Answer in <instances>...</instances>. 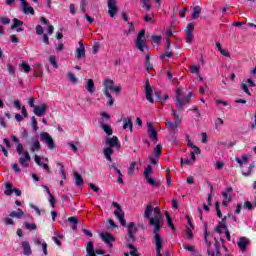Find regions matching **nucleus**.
Here are the masks:
<instances>
[{
    "label": "nucleus",
    "mask_w": 256,
    "mask_h": 256,
    "mask_svg": "<svg viewBox=\"0 0 256 256\" xmlns=\"http://www.w3.org/2000/svg\"><path fill=\"white\" fill-rule=\"evenodd\" d=\"M154 217L151 218V215L153 214V205L149 203L146 206V209L144 211V217L145 219H148L149 225L154 227L153 230V238L152 243L155 244L156 249V256H163L161 254V251L163 250V238L161 237V212L157 210V208L154 209Z\"/></svg>",
    "instance_id": "nucleus-1"
},
{
    "label": "nucleus",
    "mask_w": 256,
    "mask_h": 256,
    "mask_svg": "<svg viewBox=\"0 0 256 256\" xmlns=\"http://www.w3.org/2000/svg\"><path fill=\"white\" fill-rule=\"evenodd\" d=\"M16 152L20 156L19 164L23 169L29 168V163L31 162V155L29 151H24L23 144H18L16 146Z\"/></svg>",
    "instance_id": "nucleus-2"
},
{
    "label": "nucleus",
    "mask_w": 256,
    "mask_h": 256,
    "mask_svg": "<svg viewBox=\"0 0 256 256\" xmlns=\"http://www.w3.org/2000/svg\"><path fill=\"white\" fill-rule=\"evenodd\" d=\"M145 37V29L141 30L135 40L136 49L141 51L142 53L145 52V47H147V40L143 39Z\"/></svg>",
    "instance_id": "nucleus-3"
},
{
    "label": "nucleus",
    "mask_w": 256,
    "mask_h": 256,
    "mask_svg": "<svg viewBox=\"0 0 256 256\" xmlns=\"http://www.w3.org/2000/svg\"><path fill=\"white\" fill-rule=\"evenodd\" d=\"M112 206L116 208L114 211L115 217L120 221V225L125 227L127 225V221L125 220V212L121 209V205L117 202H112Z\"/></svg>",
    "instance_id": "nucleus-4"
},
{
    "label": "nucleus",
    "mask_w": 256,
    "mask_h": 256,
    "mask_svg": "<svg viewBox=\"0 0 256 256\" xmlns=\"http://www.w3.org/2000/svg\"><path fill=\"white\" fill-rule=\"evenodd\" d=\"M40 138L42 140V143H45V145H47L48 149H55V140H53V137H51L49 133L42 132L40 134Z\"/></svg>",
    "instance_id": "nucleus-5"
},
{
    "label": "nucleus",
    "mask_w": 256,
    "mask_h": 256,
    "mask_svg": "<svg viewBox=\"0 0 256 256\" xmlns=\"http://www.w3.org/2000/svg\"><path fill=\"white\" fill-rule=\"evenodd\" d=\"M191 97H193V94L189 92L186 96V98L183 100L181 97H176V107L177 109H180V111H185V105H189L191 103Z\"/></svg>",
    "instance_id": "nucleus-6"
},
{
    "label": "nucleus",
    "mask_w": 256,
    "mask_h": 256,
    "mask_svg": "<svg viewBox=\"0 0 256 256\" xmlns=\"http://www.w3.org/2000/svg\"><path fill=\"white\" fill-rule=\"evenodd\" d=\"M147 127H148V137L151 139L153 143H157V141H159L157 129H155V126L151 122L147 123Z\"/></svg>",
    "instance_id": "nucleus-7"
},
{
    "label": "nucleus",
    "mask_w": 256,
    "mask_h": 256,
    "mask_svg": "<svg viewBox=\"0 0 256 256\" xmlns=\"http://www.w3.org/2000/svg\"><path fill=\"white\" fill-rule=\"evenodd\" d=\"M100 238L108 247H113V243H115V236L113 234L109 232L101 233Z\"/></svg>",
    "instance_id": "nucleus-8"
},
{
    "label": "nucleus",
    "mask_w": 256,
    "mask_h": 256,
    "mask_svg": "<svg viewBox=\"0 0 256 256\" xmlns=\"http://www.w3.org/2000/svg\"><path fill=\"white\" fill-rule=\"evenodd\" d=\"M135 233H137V228H135L134 222H130L128 225V238H127L128 243H135L136 241Z\"/></svg>",
    "instance_id": "nucleus-9"
},
{
    "label": "nucleus",
    "mask_w": 256,
    "mask_h": 256,
    "mask_svg": "<svg viewBox=\"0 0 256 256\" xmlns=\"http://www.w3.org/2000/svg\"><path fill=\"white\" fill-rule=\"evenodd\" d=\"M119 13L117 2L108 1V15L113 19Z\"/></svg>",
    "instance_id": "nucleus-10"
},
{
    "label": "nucleus",
    "mask_w": 256,
    "mask_h": 256,
    "mask_svg": "<svg viewBox=\"0 0 256 256\" xmlns=\"http://www.w3.org/2000/svg\"><path fill=\"white\" fill-rule=\"evenodd\" d=\"M144 89H145L147 101H149V103H155V100L153 99V88L151 87L149 80H146Z\"/></svg>",
    "instance_id": "nucleus-11"
},
{
    "label": "nucleus",
    "mask_w": 256,
    "mask_h": 256,
    "mask_svg": "<svg viewBox=\"0 0 256 256\" xmlns=\"http://www.w3.org/2000/svg\"><path fill=\"white\" fill-rule=\"evenodd\" d=\"M106 145H109L110 149L111 147H116V149H119L121 147V143H119V138L117 136L107 138Z\"/></svg>",
    "instance_id": "nucleus-12"
},
{
    "label": "nucleus",
    "mask_w": 256,
    "mask_h": 256,
    "mask_svg": "<svg viewBox=\"0 0 256 256\" xmlns=\"http://www.w3.org/2000/svg\"><path fill=\"white\" fill-rule=\"evenodd\" d=\"M45 113H47V104H42L34 108V115H37V117H43Z\"/></svg>",
    "instance_id": "nucleus-13"
},
{
    "label": "nucleus",
    "mask_w": 256,
    "mask_h": 256,
    "mask_svg": "<svg viewBox=\"0 0 256 256\" xmlns=\"http://www.w3.org/2000/svg\"><path fill=\"white\" fill-rule=\"evenodd\" d=\"M85 58V45H83V41H79V48L76 49V59Z\"/></svg>",
    "instance_id": "nucleus-14"
},
{
    "label": "nucleus",
    "mask_w": 256,
    "mask_h": 256,
    "mask_svg": "<svg viewBox=\"0 0 256 256\" xmlns=\"http://www.w3.org/2000/svg\"><path fill=\"white\" fill-rule=\"evenodd\" d=\"M115 86V82L111 79H105L104 80V88H103V93L111 91L113 87Z\"/></svg>",
    "instance_id": "nucleus-15"
},
{
    "label": "nucleus",
    "mask_w": 256,
    "mask_h": 256,
    "mask_svg": "<svg viewBox=\"0 0 256 256\" xmlns=\"http://www.w3.org/2000/svg\"><path fill=\"white\" fill-rule=\"evenodd\" d=\"M24 215H25V212H23V209L18 208L17 211H12L9 214V217H11V219H22Z\"/></svg>",
    "instance_id": "nucleus-16"
},
{
    "label": "nucleus",
    "mask_w": 256,
    "mask_h": 256,
    "mask_svg": "<svg viewBox=\"0 0 256 256\" xmlns=\"http://www.w3.org/2000/svg\"><path fill=\"white\" fill-rule=\"evenodd\" d=\"M86 256H97L95 255V245L93 242H88L86 246Z\"/></svg>",
    "instance_id": "nucleus-17"
},
{
    "label": "nucleus",
    "mask_w": 256,
    "mask_h": 256,
    "mask_svg": "<svg viewBox=\"0 0 256 256\" xmlns=\"http://www.w3.org/2000/svg\"><path fill=\"white\" fill-rule=\"evenodd\" d=\"M247 245H249V240L245 237L240 238L238 242V247L240 251H245V249H247Z\"/></svg>",
    "instance_id": "nucleus-18"
},
{
    "label": "nucleus",
    "mask_w": 256,
    "mask_h": 256,
    "mask_svg": "<svg viewBox=\"0 0 256 256\" xmlns=\"http://www.w3.org/2000/svg\"><path fill=\"white\" fill-rule=\"evenodd\" d=\"M103 153H104V156L107 159V161H109V163H112L113 158H111V155H113V153H114L113 149H111V147L104 148Z\"/></svg>",
    "instance_id": "nucleus-19"
},
{
    "label": "nucleus",
    "mask_w": 256,
    "mask_h": 256,
    "mask_svg": "<svg viewBox=\"0 0 256 256\" xmlns=\"http://www.w3.org/2000/svg\"><path fill=\"white\" fill-rule=\"evenodd\" d=\"M123 129H129V131H133V120H131V118L123 119Z\"/></svg>",
    "instance_id": "nucleus-20"
},
{
    "label": "nucleus",
    "mask_w": 256,
    "mask_h": 256,
    "mask_svg": "<svg viewBox=\"0 0 256 256\" xmlns=\"http://www.w3.org/2000/svg\"><path fill=\"white\" fill-rule=\"evenodd\" d=\"M22 247H23L24 255L29 256L31 255V253H33V251H31V245L29 244V242L23 241Z\"/></svg>",
    "instance_id": "nucleus-21"
},
{
    "label": "nucleus",
    "mask_w": 256,
    "mask_h": 256,
    "mask_svg": "<svg viewBox=\"0 0 256 256\" xmlns=\"http://www.w3.org/2000/svg\"><path fill=\"white\" fill-rule=\"evenodd\" d=\"M75 184L76 187H81L85 181H83V177L78 172H74Z\"/></svg>",
    "instance_id": "nucleus-22"
},
{
    "label": "nucleus",
    "mask_w": 256,
    "mask_h": 256,
    "mask_svg": "<svg viewBox=\"0 0 256 256\" xmlns=\"http://www.w3.org/2000/svg\"><path fill=\"white\" fill-rule=\"evenodd\" d=\"M179 109V111H177V110H175V109H172V115H173V117H174V121L176 122V123H181V108H178Z\"/></svg>",
    "instance_id": "nucleus-23"
},
{
    "label": "nucleus",
    "mask_w": 256,
    "mask_h": 256,
    "mask_svg": "<svg viewBox=\"0 0 256 256\" xmlns=\"http://www.w3.org/2000/svg\"><path fill=\"white\" fill-rule=\"evenodd\" d=\"M85 89L88 90V93H93L95 91V82L93 79H88Z\"/></svg>",
    "instance_id": "nucleus-24"
},
{
    "label": "nucleus",
    "mask_w": 256,
    "mask_h": 256,
    "mask_svg": "<svg viewBox=\"0 0 256 256\" xmlns=\"http://www.w3.org/2000/svg\"><path fill=\"white\" fill-rule=\"evenodd\" d=\"M6 190L4 191V194L8 197H11L13 195V184L10 182L5 183Z\"/></svg>",
    "instance_id": "nucleus-25"
},
{
    "label": "nucleus",
    "mask_w": 256,
    "mask_h": 256,
    "mask_svg": "<svg viewBox=\"0 0 256 256\" xmlns=\"http://www.w3.org/2000/svg\"><path fill=\"white\" fill-rule=\"evenodd\" d=\"M23 7V13L25 15H35V9H33V7L29 6V3L26 4V6H22Z\"/></svg>",
    "instance_id": "nucleus-26"
},
{
    "label": "nucleus",
    "mask_w": 256,
    "mask_h": 256,
    "mask_svg": "<svg viewBox=\"0 0 256 256\" xmlns=\"http://www.w3.org/2000/svg\"><path fill=\"white\" fill-rule=\"evenodd\" d=\"M209 237H211V234H209V232L207 231V227H205L204 229V241L208 247V251L211 249V241H209Z\"/></svg>",
    "instance_id": "nucleus-27"
},
{
    "label": "nucleus",
    "mask_w": 256,
    "mask_h": 256,
    "mask_svg": "<svg viewBox=\"0 0 256 256\" xmlns=\"http://www.w3.org/2000/svg\"><path fill=\"white\" fill-rule=\"evenodd\" d=\"M126 247H128V249H130L131 256H141V254L137 253V247H135L133 244H131V243L126 244Z\"/></svg>",
    "instance_id": "nucleus-28"
},
{
    "label": "nucleus",
    "mask_w": 256,
    "mask_h": 256,
    "mask_svg": "<svg viewBox=\"0 0 256 256\" xmlns=\"http://www.w3.org/2000/svg\"><path fill=\"white\" fill-rule=\"evenodd\" d=\"M200 15H201V6H194L192 19H199Z\"/></svg>",
    "instance_id": "nucleus-29"
},
{
    "label": "nucleus",
    "mask_w": 256,
    "mask_h": 256,
    "mask_svg": "<svg viewBox=\"0 0 256 256\" xmlns=\"http://www.w3.org/2000/svg\"><path fill=\"white\" fill-rule=\"evenodd\" d=\"M231 191H233V188L228 187L226 191L222 192V196L224 197L225 201H232L231 195L229 194Z\"/></svg>",
    "instance_id": "nucleus-30"
},
{
    "label": "nucleus",
    "mask_w": 256,
    "mask_h": 256,
    "mask_svg": "<svg viewBox=\"0 0 256 256\" xmlns=\"http://www.w3.org/2000/svg\"><path fill=\"white\" fill-rule=\"evenodd\" d=\"M105 97L108 99L107 105L108 107H113V103H115V99H113V96L109 92L103 93Z\"/></svg>",
    "instance_id": "nucleus-31"
},
{
    "label": "nucleus",
    "mask_w": 256,
    "mask_h": 256,
    "mask_svg": "<svg viewBox=\"0 0 256 256\" xmlns=\"http://www.w3.org/2000/svg\"><path fill=\"white\" fill-rule=\"evenodd\" d=\"M41 149V142L39 140H36L30 147V151L32 153H35V151H39Z\"/></svg>",
    "instance_id": "nucleus-32"
},
{
    "label": "nucleus",
    "mask_w": 256,
    "mask_h": 256,
    "mask_svg": "<svg viewBox=\"0 0 256 256\" xmlns=\"http://www.w3.org/2000/svg\"><path fill=\"white\" fill-rule=\"evenodd\" d=\"M166 219L168 227H170L172 231H175V225L173 224V219H171V215H169V212H166Z\"/></svg>",
    "instance_id": "nucleus-33"
},
{
    "label": "nucleus",
    "mask_w": 256,
    "mask_h": 256,
    "mask_svg": "<svg viewBox=\"0 0 256 256\" xmlns=\"http://www.w3.org/2000/svg\"><path fill=\"white\" fill-rule=\"evenodd\" d=\"M101 129H103L104 133L108 135H113V129L111 128V126L107 124H101Z\"/></svg>",
    "instance_id": "nucleus-34"
},
{
    "label": "nucleus",
    "mask_w": 256,
    "mask_h": 256,
    "mask_svg": "<svg viewBox=\"0 0 256 256\" xmlns=\"http://www.w3.org/2000/svg\"><path fill=\"white\" fill-rule=\"evenodd\" d=\"M24 227H25L28 231H35V230L37 229V224L25 222V223H24Z\"/></svg>",
    "instance_id": "nucleus-35"
},
{
    "label": "nucleus",
    "mask_w": 256,
    "mask_h": 256,
    "mask_svg": "<svg viewBox=\"0 0 256 256\" xmlns=\"http://www.w3.org/2000/svg\"><path fill=\"white\" fill-rule=\"evenodd\" d=\"M163 149V145L161 144H158L155 148H154V151H153V154L156 156V157H161V151Z\"/></svg>",
    "instance_id": "nucleus-36"
},
{
    "label": "nucleus",
    "mask_w": 256,
    "mask_h": 256,
    "mask_svg": "<svg viewBox=\"0 0 256 256\" xmlns=\"http://www.w3.org/2000/svg\"><path fill=\"white\" fill-rule=\"evenodd\" d=\"M13 21H14V23H13V25L11 26V29H12V30H15V29L21 27V25H23V21H21V20H19V19H17V18H14Z\"/></svg>",
    "instance_id": "nucleus-37"
},
{
    "label": "nucleus",
    "mask_w": 256,
    "mask_h": 256,
    "mask_svg": "<svg viewBox=\"0 0 256 256\" xmlns=\"http://www.w3.org/2000/svg\"><path fill=\"white\" fill-rule=\"evenodd\" d=\"M166 127H169L170 129H172V131H175V129L179 127V123L175 121L174 122L168 121L166 122Z\"/></svg>",
    "instance_id": "nucleus-38"
},
{
    "label": "nucleus",
    "mask_w": 256,
    "mask_h": 256,
    "mask_svg": "<svg viewBox=\"0 0 256 256\" xmlns=\"http://www.w3.org/2000/svg\"><path fill=\"white\" fill-rule=\"evenodd\" d=\"M146 179H147V183H149V185H152V187H159L161 185L159 182L155 181V179L149 176Z\"/></svg>",
    "instance_id": "nucleus-39"
},
{
    "label": "nucleus",
    "mask_w": 256,
    "mask_h": 256,
    "mask_svg": "<svg viewBox=\"0 0 256 256\" xmlns=\"http://www.w3.org/2000/svg\"><path fill=\"white\" fill-rule=\"evenodd\" d=\"M31 121H32V129H33V131H39V126H38L37 118H35V116H33L31 118Z\"/></svg>",
    "instance_id": "nucleus-40"
},
{
    "label": "nucleus",
    "mask_w": 256,
    "mask_h": 256,
    "mask_svg": "<svg viewBox=\"0 0 256 256\" xmlns=\"http://www.w3.org/2000/svg\"><path fill=\"white\" fill-rule=\"evenodd\" d=\"M215 207H216L217 217H219V219H223V213H221V208H220L219 201H217L215 203Z\"/></svg>",
    "instance_id": "nucleus-41"
},
{
    "label": "nucleus",
    "mask_w": 256,
    "mask_h": 256,
    "mask_svg": "<svg viewBox=\"0 0 256 256\" xmlns=\"http://www.w3.org/2000/svg\"><path fill=\"white\" fill-rule=\"evenodd\" d=\"M68 79L69 81H71V83L77 84V82L79 81L78 78L75 77V74H73L72 72H68Z\"/></svg>",
    "instance_id": "nucleus-42"
},
{
    "label": "nucleus",
    "mask_w": 256,
    "mask_h": 256,
    "mask_svg": "<svg viewBox=\"0 0 256 256\" xmlns=\"http://www.w3.org/2000/svg\"><path fill=\"white\" fill-rule=\"evenodd\" d=\"M222 229L227 230V216H224L218 224Z\"/></svg>",
    "instance_id": "nucleus-43"
},
{
    "label": "nucleus",
    "mask_w": 256,
    "mask_h": 256,
    "mask_svg": "<svg viewBox=\"0 0 256 256\" xmlns=\"http://www.w3.org/2000/svg\"><path fill=\"white\" fill-rule=\"evenodd\" d=\"M49 63H51V65L54 67V69H57V67H59V65L57 64V59L55 58V56H50L49 57Z\"/></svg>",
    "instance_id": "nucleus-44"
},
{
    "label": "nucleus",
    "mask_w": 256,
    "mask_h": 256,
    "mask_svg": "<svg viewBox=\"0 0 256 256\" xmlns=\"http://www.w3.org/2000/svg\"><path fill=\"white\" fill-rule=\"evenodd\" d=\"M151 171H153V167L151 165H148L144 170V176L146 179H149V175H151Z\"/></svg>",
    "instance_id": "nucleus-45"
},
{
    "label": "nucleus",
    "mask_w": 256,
    "mask_h": 256,
    "mask_svg": "<svg viewBox=\"0 0 256 256\" xmlns=\"http://www.w3.org/2000/svg\"><path fill=\"white\" fill-rule=\"evenodd\" d=\"M155 97L158 103H163V93H161V91H156Z\"/></svg>",
    "instance_id": "nucleus-46"
},
{
    "label": "nucleus",
    "mask_w": 256,
    "mask_h": 256,
    "mask_svg": "<svg viewBox=\"0 0 256 256\" xmlns=\"http://www.w3.org/2000/svg\"><path fill=\"white\" fill-rule=\"evenodd\" d=\"M186 33V43H192L193 42V32L188 31Z\"/></svg>",
    "instance_id": "nucleus-47"
},
{
    "label": "nucleus",
    "mask_w": 256,
    "mask_h": 256,
    "mask_svg": "<svg viewBox=\"0 0 256 256\" xmlns=\"http://www.w3.org/2000/svg\"><path fill=\"white\" fill-rule=\"evenodd\" d=\"M199 69H201V66L192 65L190 66V73L197 74L199 73Z\"/></svg>",
    "instance_id": "nucleus-48"
},
{
    "label": "nucleus",
    "mask_w": 256,
    "mask_h": 256,
    "mask_svg": "<svg viewBox=\"0 0 256 256\" xmlns=\"http://www.w3.org/2000/svg\"><path fill=\"white\" fill-rule=\"evenodd\" d=\"M21 68L23 69L24 73H29V71H31V66L25 62L21 64Z\"/></svg>",
    "instance_id": "nucleus-49"
},
{
    "label": "nucleus",
    "mask_w": 256,
    "mask_h": 256,
    "mask_svg": "<svg viewBox=\"0 0 256 256\" xmlns=\"http://www.w3.org/2000/svg\"><path fill=\"white\" fill-rule=\"evenodd\" d=\"M186 236L188 239H193V230L192 228L186 227L185 230Z\"/></svg>",
    "instance_id": "nucleus-50"
},
{
    "label": "nucleus",
    "mask_w": 256,
    "mask_h": 256,
    "mask_svg": "<svg viewBox=\"0 0 256 256\" xmlns=\"http://www.w3.org/2000/svg\"><path fill=\"white\" fill-rule=\"evenodd\" d=\"M36 35H44L45 33H44V30H43V26H41V25H36Z\"/></svg>",
    "instance_id": "nucleus-51"
},
{
    "label": "nucleus",
    "mask_w": 256,
    "mask_h": 256,
    "mask_svg": "<svg viewBox=\"0 0 256 256\" xmlns=\"http://www.w3.org/2000/svg\"><path fill=\"white\" fill-rule=\"evenodd\" d=\"M137 165V162H131L130 167L128 169V174L131 175L135 172V166Z\"/></svg>",
    "instance_id": "nucleus-52"
},
{
    "label": "nucleus",
    "mask_w": 256,
    "mask_h": 256,
    "mask_svg": "<svg viewBox=\"0 0 256 256\" xmlns=\"http://www.w3.org/2000/svg\"><path fill=\"white\" fill-rule=\"evenodd\" d=\"M161 36H157V35H154L152 36V42L155 44V45H159V43H161Z\"/></svg>",
    "instance_id": "nucleus-53"
},
{
    "label": "nucleus",
    "mask_w": 256,
    "mask_h": 256,
    "mask_svg": "<svg viewBox=\"0 0 256 256\" xmlns=\"http://www.w3.org/2000/svg\"><path fill=\"white\" fill-rule=\"evenodd\" d=\"M165 57H167L168 59H171V57H173V52L166 51L163 55L160 56V59H165Z\"/></svg>",
    "instance_id": "nucleus-54"
},
{
    "label": "nucleus",
    "mask_w": 256,
    "mask_h": 256,
    "mask_svg": "<svg viewBox=\"0 0 256 256\" xmlns=\"http://www.w3.org/2000/svg\"><path fill=\"white\" fill-rule=\"evenodd\" d=\"M143 3H144V7H146V11H151L152 9V5H151V2H149V0H143Z\"/></svg>",
    "instance_id": "nucleus-55"
},
{
    "label": "nucleus",
    "mask_w": 256,
    "mask_h": 256,
    "mask_svg": "<svg viewBox=\"0 0 256 256\" xmlns=\"http://www.w3.org/2000/svg\"><path fill=\"white\" fill-rule=\"evenodd\" d=\"M12 169H13L14 173H21V168L19 167V164H17V163L12 164Z\"/></svg>",
    "instance_id": "nucleus-56"
},
{
    "label": "nucleus",
    "mask_w": 256,
    "mask_h": 256,
    "mask_svg": "<svg viewBox=\"0 0 256 256\" xmlns=\"http://www.w3.org/2000/svg\"><path fill=\"white\" fill-rule=\"evenodd\" d=\"M241 89H242V91H244V93H246L247 95H251V92L249 91V87H247V84L242 83Z\"/></svg>",
    "instance_id": "nucleus-57"
},
{
    "label": "nucleus",
    "mask_w": 256,
    "mask_h": 256,
    "mask_svg": "<svg viewBox=\"0 0 256 256\" xmlns=\"http://www.w3.org/2000/svg\"><path fill=\"white\" fill-rule=\"evenodd\" d=\"M68 221L71 224L77 225L79 223V218L78 217H69Z\"/></svg>",
    "instance_id": "nucleus-58"
},
{
    "label": "nucleus",
    "mask_w": 256,
    "mask_h": 256,
    "mask_svg": "<svg viewBox=\"0 0 256 256\" xmlns=\"http://www.w3.org/2000/svg\"><path fill=\"white\" fill-rule=\"evenodd\" d=\"M7 69L10 75H15V67H13V65L7 64Z\"/></svg>",
    "instance_id": "nucleus-59"
},
{
    "label": "nucleus",
    "mask_w": 256,
    "mask_h": 256,
    "mask_svg": "<svg viewBox=\"0 0 256 256\" xmlns=\"http://www.w3.org/2000/svg\"><path fill=\"white\" fill-rule=\"evenodd\" d=\"M183 249H185L186 251H190V253H195V247L194 246L184 245Z\"/></svg>",
    "instance_id": "nucleus-60"
},
{
    "label": "nucleus",
    "mask_w": 256,
    "mask_h": 256,
    "mask_svg": "<svg viewBox=\"0 0 256 256\" xmlns=\"http://www.w3.org/2000/svg\"><path fill=\"white\" fill-rule=\"evenodd\" d=\"M128 25H129L128 34L135 33V25L133 24V22H128Z\"/></svg>",
    "instance_id": "nucleus-61"
},
{
    "label": "nucleus",
    "mask_w": 256,
    "mask_h": 256,
    "mask_svg": "<svg viewBox=\"0 0 256 256\" xmlns=\"http://www.w3.org/2000/svg\"><path fill=\"white\" fill-rule=\"evenodd\" d=\"M0 21H1V23H3V25H9V23H11V19L6 18V17H1Z\"/></svg>",
    "instance_id": "nucleus-62"
},
{
    "label": "nucleus",
    "mask_w": 256,
    "mask_h": 256,
    "mask_svg": "<svg viewBox=\"0 0 256 256\" xmlns=\"http://www.w3.org/2000/svg\"><path fill=\"white\" fill-rule=\"evenodd\" d=\"M4 223L5 225H15V221H13L11 218H5Z\"/></svg>",
    "instance_id": "nucleus-63"
},
{
    "label": "nucleus",
    "mask_w": 256,
    "mask_h": 256,
    "mask_svg": "<svg viewBox=\"0 0 256 256\" xmlns=\"http://www.w3.org/2000/svg\"><path fill=\"white\" fill-rule=\"evenodd\" d=\"M54 31H55V27H53V25L51 24H48V29H47L48 35H51Z\"/></svg>",
    "instance_id": "nucleus-64"
}]
</instances>
